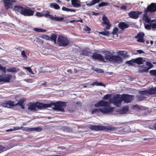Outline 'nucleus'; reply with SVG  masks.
Returning <instances> with one entry per match:
<instances>
[{"label": "nucleus", "mask_w": 156, "mask_h": 156, "mask_svg": "<svg viewBox=\"0 0 156 156\" xmlns=\"http://www.w3.org/2000/svg\"><path fill=\"white\" fill-rule=\"evenodd\" d=\"M14 10L24 16H33L35 12L28 7H23L19 5L15 6Z\"/></svg>", "instance_id": "nucleus-1"}, {"label": "nucleus", "mask_w": 156, "mask_h": 156, "mask_svg": "<svg viewBox=\"0 0 156 156\" xmlns=\"http://www.w3.org/2000/svg\"><path fill=\"white\" fill-rule=\"evenodd\" d=\"M104 52L105 53V58L107 60L118 63H121L122 61V59L121 57L113 55L110 51H105Z\"/></svg>", "instance_id": "nucleus-2"}, {"label": "nucleus", "mask_w": 156, "mask_h": 156, "mask_svg": "<svg viewBox=\"0 0 156 156\" xmlns=\"http://www.w3.org/2000/svg\"><path fill=\"white\" fill-rule=\"evenodd\" d=\"M156 12V3H152L147 6L146 9H145L143 17V20L147 23H149L151 19L148 16V12Z\"/></svg>", "instance_id": "nucleus-3"}, {"label": "nucleus", "mask_w": 156, "mask_h": 156, "mask_svg": "<svg viewBox=\"0 0 156 156\" xmlns=\"http://www.w3.org/2000/svg\"><path fill=\"white\" fill-rule=\"evenodd\" d=\"M89 129L92 130L99 131L101 130H105L108 131V130L112 131L117 129L116 127L112 126H105L100 125H91L89 127Z\"/></svg>", "instance_id": "nucleus-4"}, {"label": "nucleus", "mask_w": 156, "mask_h": 156, "mask_svg": "<svg viewBox=\"0 0 156 156\" xmlns=\"http://www.w3.org/2000/svg\"><path fill=\"white\" fill-rule=\"evenodd\" d=\"M69 42L67 37L62 35H59L58 37L57 43L59 46L65 47L69 44Z\"/></svg>", "instance_id": "nucleus-5"}, {"label": "nucleus", "mask_w": 156, "mask_h": 156, "mask_svg": "<svg viewBox=\"0 0 156 156\" xmlns=\"http://www.w3.org/2000/svg\"><path fill=\"white\" fill-rule=\"evenodd\" d=\"M54 107L52 108L55 110L59 111L62 112L65 111L64 108L66 106V102L64 101H58L52 103Z\"/></svg>", "instance_id": "nucleus-6"}, {"label": "nucleus", "mask_w": 156, "mask_h": 156, "mask_svg": "<svg viewBox=\"0 0 156 156\" xmlns=\"http://www.w3.org/2000/svg\"><path fill=\"white\" fill-rule=\"evenodd\" d=\"M114 110L113 107L104 108H94L91 110V113L93 114L95 113H98L100 112L103 114H107L110 112H112Z\"/></svg>", "instance_id": "nucleus-7"}, {"label": "nucleus", "mask_w": 156, "mask_h": 156, "mask_svg": "<svg viewBox=\"0 0 156 156\" xmlns=\"http://www.w3.org/2000/svg\"><path fill=\"white\" fill-rule=\"evenodd\" d=\"M113 103L117 107H119L122 102L121 97H120L119 94H116L112 98Z\"/></svg>", "instance_id": "nucleus-8"}, {"label": "nucleus", "mask_w": 156, "mask_h": 156, "mask_svg": "<svg viewBox=\"0 0 156 156\" xmlns=\"http://www.w3.org/2000/svg\"><path fill=\"white\" fill-rule=\"evenodd\" d=\"M143 12L138 11H133L129 13L128 15L129 16L133 19H137L139 16L142 14Z\"/></svg>", "instance_id": "nucleus-9"}, {"label": "nucleus", "mask_w": 156, "mask_h": 156, "mask_svg": "<svg viewBox=\"0 0 156 156\" xmlns=\"http://www.w3.org/2000/svg\"><path fill=\"white\" fill-rule=\"evenodd\" d=\"M133 96L132 95L129 94H123L121 97L122 101H124L126 103L130 102L133 100Z\"/></svg>", "instance_id": "nucleus-10"}, {"label": "nucleus", "mask_w": 156, "mask_h": 156, "mask_svg": "<svg viewBox=\"0 0 156 156\" xmlns=\"http://www.w3.org/2000/svg\"><path fill=\"white\" fill-rule=\"evenodd\" d=\"M109 104L108 101H106L103 100H101L97 103L94 104V106L95 107H107L108 106Z\"/></svg>", "instance_id": "nucleus-11"}, {"label": "nucleus", "mask_w": 156, "mask_h": 156, "mask_svg": "<svg viewBox=\"0 0 156 156\" xmlns=\"http://www.w3.org/2000/svg\"><path fill=\"white\" fill-rule=\"evenodd\" d=\"M2 105L4 107L10 108L14 106V102L11 100L7 101H4L2 103Z\"/></svg>", "instance_id": "nucleus-12"}, {"label": "nucleus", "mask_w": 156, "mask_h": 156, "mask_svg": "<svg viewBox=\"0 0 156 156\" xmlns=\"http://www.w3.org/2000/svg\"><path fill=\"white\" fill-rule=\"evenodd\" d=\"M92 58L94 59H98L100 61L105 62L103 56L101 55L94 52L92 56Z\"/></svg>", "instance_id": "nucleus-13"}, {"label": "nucleus", "mask_w": 156, "mask_h": 156, "mask_svg": "<svg viewBox=\"0 0 156 156\" xmlns=\"http://www.w3.org/2000/svg\"><path fill=\"white\" fill-rule=\"evenodd\" d=\"M4 2V6L6 9L11 8L12 6V2H15L14 0H2Z\"/></svg>", "instance_id": "nucleus-14"}, {"label": "nucleus", "mask_w": 156, "mask_h": 156, "mask_svg": "<svg viewBox=\"0 0 156 156\" xmlns=\"http://www.w3.org/2000/svg\"><path fill=\"white\" fill-rule=\"evenodd\" d=\"M40 105L39 102H36L35 103H33L28 108L31 111H35L36 110V108H37L39 109H40Z\"/></svg>", "instance_id": "nucleus-15"}, {"label": "nucleus", "mask_w": 156, "mask_h": 156, "mask_svg": "<svg viewBox=\"0 0 156 156\" xmlns=\"http://www.w3.org/2000/svg\"><path fill=\"white\" fill-rule=\"evenodd\" d=\"M144 34L143 32L139 33L137 35L135 36L136 38H137V41L141 43L144 42Z\"/></svg>", "instance_id": "nucleus-16"}, {"label": "nucleus", "mask_w": 156, "mask_h": 156, "mask_svg": "<svg viewBox=\"0 0 156 156\" xmlns=\"http://www.w3.org/2000/svg\"><path fill=\"white\" fill-rule=\"evenodd\" d=\"M118 27L119 28L121 29L122 30H123L125 29L128 28L129 26L128 24L125 22H121L119 23Z\"/></svg>", "instance_id": "nucleus-17"}, {"label": "nucleus", "mask_w": 156, "mask_h": 156, "mask_svg": "<svg viewBox=\"0 0 156 156\" xmlns=\"http://www.w3.org/2000/svg\"><path fill=\"white\" fill-rule=\"evenodd\" d=\"M52 103H53V102H51L50 103L48 104H44L40 102V109H41L42 108L50 107L53 106V105Z\"/></svg>", "instance_id": "nucleus-18"}, {"label": "nucleus", "mask_w": 156, "mask_h": 156, "mask_svg": "<svg viewBox=\"0 0 156 156\" xmlns=\"http://www.w3.org/2000/svg\"><path fill=\"white\" fill-rule=\"evenodd\" d=\"M79 0H71L72 5L74 7L79 8L81 6Z\"/></svg>", "instance_id": "nucleus-19"}, {"label": "nucleus", "mask_w": 156, "mask_h": 156, "mask_svg": "<svg viewBox=\"0 0 156 156\" xmlns=\"http://www.w3.org/2000/svg\"><path fill=\"white\" fill-rule=\"evenodd\" d=\"M148 71V70L147 68V67L144 65L140 66L138 69V72L141 73L147 72Z\"/></svg>", "instance_id": "nucleus-20"}, {"label": "nucleus", "mask_w": 156, "mask_h": 156, "mask_svg": "<svg viewBox=\"0 0 156 156\" xmlns=\"http://www.w3.org/2000/svg\"><path fill=\"white\" fill-rule=\"evenodd\" d=\"M46 37L49 38V40L51 41H53L55 44L56 43V39L57 38V35L56 34H53L51 35L50 37L49 38L48 35H46Z\"/></svg>", "instance_id": "nucleus-21"}, {"label": "nucleus", "mask_w": 156, "mask_h": 156, "mask_svg": "<svg viewBox=\"0 0 156 156\" xmlns=\"http://www.w3.org/2000/svg\"><path fill=\"white\" fill-rule=\"evenodd\" d=\"M7 72L12 73H16L19 70L18 68L16 67L9 68L6 69Z\"/></svg>", "instance_id": "nucleus-22"}, {"label": "nucleus", "mask_w": 156, "mask_h": 156, "mask_svg": "<svg viewBox=\"0 0 156 156\" xmlns=\"http://www.w3.org/2000/svg\"><path fill=\"white\" fill-rule=\"evenodd\" d=\"M101 0H92L89 3H87V2H86V5L88 6H90L99 2Z\"/></svg>", "instance_id": "nucleus-23"}, {"label": "nucleus", "mask_w": 156, "mask_h": 156, "mask_svg": "<svg viewBox=\"0 0 156 156\" xmlns=\"http://www.w3.org/2000/svg\"><path fill=\"white\" fill-rule=\"evenodd\" d=\"M135 63H136L138 65H141L143 63V59L142 58L139 57L134 59Z\"/></svg>", "instance_id": "nucleus-24"}, {"label": "nucleus", "mask_w": 156, "mask_h": 156, "mask_svg": "<svg viewBox=\"0 0 156 156\" xmlns=\"http://www.w3.org/2000/svg\"><path fill=\"white\" fill-rule=\"evenodd\" d=\"M62 130L66 132L71 133L73 132L72 128L68 127L67 126H63L62 127Z\"/></svg>", "instance_id": "nucleus-25"}, {"label": "nucleus", "mask_w": 156, "mask_h": 156, "mask_svg": "<svg viewBox=\"0 0 156 156\" xmlns=\"http://www.w3.org/2000/svg\"><path fill=\"white\" fill-rule=\"evenodd\" d=\"M12 77V76L10 74L6 75L5 77L4 76V82H9Z\"/></svg>", "instance_id": "nucleus-26"}, {"label": "nucleus", "mask_w": 156, "mask_h": 156, "mask_svg": "<svg viewBox=\"0 0 156 156\" xmlns=\"http://www.w3.org/2000/svg\"><path fill=\"white\" fill-rule=\"evenodd\" d=\"M50 6L51 8H54L56 10H58L60 9L59 6L55 3H51Z\"/></svg>", "instance_id": "nucleus-27"}, {"label": "nucleus", "mask_w": 156, "mask_h": 156, "mask_svg": "<svg viewBox=\"0 0 156 156\" xmlns=\"http://www.w3.org/2000/svg\"><path fill=\"white\" fill-rule=\"evenodd\" d=\"M148 94H156V87L151 88L149 89L148 91Z\"/></svg>", "instance_id": "nucleus-28"}, {"label": "nucleus", "mask_w": 156, "mask_h": 156, "mask_svg": "<svg viewBox=\"0 0 156 156\" xmlns=\"http://www.w3.org/2000/svg\"><path fill=\"white\" fill-rule=\"evenodd\" d=\"M34 30L37 32L41 33L45 32L46 31V30L37 28H34Z\"/></svg>", "instance_id": "nucleus-29"}, {"label": "nucleus", "mask_w": 156, "mask_h": 156, "mask_svg": "<svg viewBox=\"0 0 156 156\" xmlns=\"http://www.w3.org/2000/svg\"><path fill=\"white\" fill-rule=\"evenodd\" d=\"M10 148L11 147L9 148H7L6 147H5L3 146L2 145L0 144V153Z\"/></svg>", "instance_id": "nucleus-30"}, {"label": "nucleus", "mask_w": 156, "mask_h": 156, "mask_svg": "<svg viewBox=\"0 0 156 156\" xmlns=\"http://www.w3.org/2000/svg\"><path fill=\"white\" fill-rule=\"evenodd\" d=\"M108 5V3L107 2H102L99 3L97 6H98L99 7H101L106 6Z\"/></svg>", "instance_id": "nucleus-31"}, {"label": "nucleus", "mask_w": 156, "mask_h": 156, "mask_svg": "<svg viewBox=\"0 0 156 156\" xmlns=\"http://www.w3.org/2000/svg\"><path fill=\"white\" fill-rule=\"evenodd\" d=\"M99 34L103 35H105L107 36H109L110 34V33L109 31H106L102 32H99Z\"/></svg>", "instance_id": "nucleus-32"}, {"label": "nucleus", "mask_w": 156, "mask_h": 156, "mask_svg": "<svg viewBox=\"0 0 156 156\" xmlns=\"http://www.w3.org/2000/svg\"><path fill=\"white\" fill-rule=\"evenodd\" d=\"M42 130V129L40 127H38L36 128L32 127V131H37V132H40Z\"/></svg>", "instance_id": "nucleus-33"}, {"label": "nucleus", "mask_w": 156, "mask_h": 156, "mask_svg": "<svg viewBox=\"0 0 156 156\" xmlns=\"http://www.w3.org/2000/svg\"><path fill=\"white\" fill-rule=\"evenodd\" d=\"M102 20L103 21V22L102 23H105L106 24H108V23H109V20L106 17H103L102 18Z\"/></svg>", "instance_id": "nucleus-34"}, {"label": "nucleus", "mask_w": 156, "mask_h": 156, "mask_svg": "<svg viewBox=\"0 0 156 156\" xmlns=\"http://www.w3.org/2000/svg\"><path fill=\"white\" fill-rule=\"evenodd\" d=\"M134 63H135V62H134V59H132L130 60L127 61L126 62V63L128 64L131 66L134 65Z\"/></svg>", "instance_id": "nucleus-35"}, {"label": "nucleus", "mask_w": 156, "mask_h": 156, "mask_svg": "<svg viewBox=\"0 0 156 156\" xmlns=\"http://www.w3.org/2000/svg\"><path fill=\"white\" fill-rule=\"evenodd\" d=\"M24 101H25L24 100L22 99H20L16 104H14V106L17 105H22Z\"/></svg>", "instance_id": "nucleus-36"}, {"label": "nucleus", "mask_w": 156, "mask_h": 156, "mask_svg": "<svg viewBox=\"0 0 156 156\" xmlns=\"http://www.w3.org/2000/svg\"><path fill=\"white\" fill-rule=\"evenodd\" d=\"M129 107L127 106L124 107L122 109V111L123 113H126L129 111Z\"/></svg>", "instance_id": "nucleus-37"}, {"label": "nucleus", "mask_w": 156, "mask_h": 156, "mask_svg": "<svg viewBox=\"0 0 156 156\" xmlns=\"http://www.w3.org/2000/svg\"><path fill=\"white\" fill-rule=\"evenodd\" d=\"M89 54V52L88 51L84 50H82L81 54L84 56H87Z\"/></svg>", "instance_id": "nucleus-38"}, {"label": "nucleus", "mask_w": 156, "mask_h": 156, "mask_svg": "<svg viewBox=\"0 0 156 156\" xmlns=\"http://www.w3.org/2000/svg\"><path fill=\"white\" fill-rule=\"evenodd\" d=\"M111 94H107L105 95L102 98V99L104 100H108L109 98H110L111 96Z\"/></svg>", "instance_id": "nucleus-39"}, {"label": "nucleus", "mask_w": 156, "mask_h": 156, "mask_svg": "<svg viewBox=\"0 0 156 156\" xmlns=\"http://www.w3.org/2000/svg\"><path fill=\"white\" fill-rule=\"evenodd\" d=\"M119 30V29L117 27H115L113 29V31L110 34H112L114 35L116 34Z\"/></svg>", "instance_id": "nucleus-40"}, {"label": "nucleus", "mask_w": 156, "mask_h": 156, "mask_svg": "<svg viewBox=\"0 0 156 156\" xmlns=\"http://www.w3.org/2000/svg\"><path fill=\"white\" fill-rule=\"evenodd\" d=\"M0 70H1L3 71L5 73L6 72V67H3L0 64Z\"/></svg>", "instance_id": "nucleus-41"}, {"label": "nucleus", "mask_w": 156, "mask_h": 156, "mask_svg": "<svg viewBox=\"0 0 156 156\" xmlns=\"http://www.w3.org/2000/svg\"><path fill=\"white\" fill-rule=\"evenodd\" d=\"M54 18V20L59 22L62 21L64 19L62 17H55Z\"/></svg>", "instance_id": "nucleus-42"}, {"label": "nucleus", "mask_w": 156, "mask_h": 156, "mask_svg": "<svg viewBox=\"0 0 156 156\" xmlns=\"http://www.w3.org/2000/svg\"><path fill=\"white\" fill-rule=\"evenodd\" d=\"M147 65L149 66V67H147V68L148 69V70L153 67V65L152 64L149 62H146Z\"/></svg>", "instance_id": "nucleus-43"}, {"label": "nucleus", "mask_w": 156, "mask_h": 156, "mask_svg": "<svg viewBox=\"0 0 156 156\" xmlns=\"http://www.w3.org/2000/svg\"><path fill=\"white\" fill-rule=\"evenodd\" d=\"M21 55L24 59H27V56L25 54V51L24 50L22 51L21 53Z\"/></svg>", "instance_id": "nucleus-44"}, {"label": "nucleus", "mask_w": 156, "mask_h": 156, "mask_svg": "<svg viewBox=\"0 0 156 156\" xmlns=\"http://www.w3.org/2000/svg\"><path fill=\"white\" fill-rule=\"evenodd\" d=\"M23 130L26 132L32 131V128H28V127H25L23 128Z\"/></svg>", "instance_id": "nucleus-45"}, {"label": "nucleus", "mask_w": 156, "mask_h": 156, "mask_svg": "<svg viewBox=\"0 0 156 156\" xmlns=\"http://www.w3.org/2000/svg\"><path fill=\"white\" fill-rule=\"evenodd\" d=\"M149 72L151 75L153 76H156V70H151Z\"/></svg>", "instance_id": "nucleus-46"}, {"label": "nucleus", "mask_w": 156, "mask_h": 156, "mask_svg": "<svg viewBox=\"0 0 156 156\" xmlns=\"http://www.w3.org/2000/svg\"><path fill=\"white\" fill-rule=\"evenodd\" d=\"M151 25L148 24L145 25V28L147 30H150L151 29Z\"/></svg>", "instance_id": "nucleus-47"}, {"label": "nucleus", "mask_w": 156, "mask_h": 156, "mask_svg": "<svg viewBox=\"0 0 156 156\" xmlns=\"http://www.w3.org/2000/svg\"><path fill=\"white\" fill-rule=\"evenodd\" d=\"M62 10L65 11L69 12L70 11V9L63 6L62 8Z\"/></svg>", "instance_id": "nucleus-48"}, {"label": "nucleus", "mask_w": 156, "mask_h": 156, "mask_svg": "<svg viewBox=\"0 0 156 156\" xmlns=\"http://www.w3.org/2000/svg\"><path fill=\"white\" fill-rule=\"evenodd\" d=\"M94 71L98 73H103L104 72L103 69H97Z\"/></svg>", "instance_id": "nucleus-49"}, {"label": "nucleus", "mask_w": 156, "mask_h": 156, "mask_svg": "<svg viewBox=\"0 0 156 156\" xmlns=\"http://www.w3.org/2000/svg\"><path fill=\"white\" fill-rule=\"evenodd\" d=\"M25 69L28 70L29 72L30 73H32L33 72L32 69L30 67H27L25 68Z\"/></svg>", "instance_id": "nucleus-50"}, {"label": "nucleus", "mask_w": 156, "mask_h": 156, "mask_svg": "<svg viewBox=\"0 0 156 156\" xmlns=\"http://www.w3.org/2000/svg\"><path fill=\"white\" fill-rule=\"evenodd\" d=\"M36 16L38 17H42L43 16V14L39 12H37L36 14Z\"/></svg>", "instance_id": "nucleus-51"}, {"label": "nucleus", "mask_w": 156, "mask_h": 156, "mask_svg": "<svg viewBox=\"0 0 156 156\" xmlns=\"http://www.w3.org/2000/svg\"><path fill=\"white\" fill-rule=\"evenodd\" d=\"M122 56L124 58L128 57L129 56L128 55V52L127 51H125Z\"/></svg>", "instance_id": "nucleus-52"}, {"label": "nucleus", "mask_w": 156, "mask_h": 156, "mask_svg": "<svg viewBox=\"0 0 156 156\" xmlns=\"http://www.w3.org/2000/svg\"><path fill=\"white\" fill-rule=\"evenodd\" d=\"M23 128L21 126H17L13 127V130H18L21 129Z\"/></svg>", "instance_id": "nucleus-53"}, {"label": "nucleus", "mask_w": 156, "mask_h": 156, "mask_svg": "<svg viewBox=\"0 0 156 156\" xmlns=\"http://www.w3.org/2000/svg\"><path fill=\"white\" fill-rule=\"evenodd\" d=\"M4 82V76L2 75H0V82Z\"/></svg>", "instance_id": "nucleus-54"}, {"label": "nucleus", "mask_w": 156, "mask_h": 156, "mask_svg": "<svg viewBox=\"0 0 156 156\" xmlns=\"http://www.w3.org/2000/svg\"><path fill=\"white\" fill-rule=\"evenodd\" d=\"M97 86H105V85L101 82H98L97 81Z\"/></svg>", "instance_id": "nucleus-55"}, {"label": "nucleus", "mask_w": 156, "mask_h": 156, "mask_svg": "<svg viewBox=\"0 0 156 156\" xmlns=\"http://www.w3.org/2000/svg\"><path fill=\"white\" fill-rule=\"evenodd\" d=\"M120 8L121 10H126V9H127V7L125 5H123V6H121L120 7Z\"/></svg>", "instance_id": "nucleus-56"}, {"label": "nucleus", "mask_w": 156, "mask_h": 156, "mask_svg": "<svg viewBox=\"0 0 156 156\" xmlns=\"http://www.w3.org/2000/svg\"><path fill=\"white\" fill-rule=\"evenodd\" d=\"M106 24L107 25V26L105 28V29L109 30L110 28L111 25L109 24V23H108V24Z\"/></svg>", "instance_id": "nucleus-57"}, {"label": "nucleus", "mask_w": 156, "mask_h": 156, "mask_svg": "<svg viewBox=\"0 0 156 156\" xmlns=\"http://www.w3.org/2000/svg\"><path fill=\"white\" fill-rule=\"evenodd\" d=\"M151 27L153 29H154L156 28V23H153L151 24Z\"/></svg>", "instance_id": "nucleus-58"}, {"label": "nucleus", "mask_w": 156, "mask_h": 156, "mask_svg": "<svg viewBox=\"0 0 156 156\" xmlns=\"http://www.w3.org/2000/svg\"><path fill=\"white\" fill-rule=\"evenodd\" d=\"M125 52V51H119L118 53L119 55L122 56V55H123V54L124 53V52Z\"/></svg>", "instance_id": "nucleus-59"}, {"label": "nucleus", "mask_w": 156, "mask_h": 156, "mask_svg": "<svg viewBox=\"0 0 156 156\" xmlns=\"http://www.w3.org/2000/svg\"><path fill=\"white\" fill-rule=\"evenodd\" d=\"M137 52H138L140 54H141V53H144V51L142 50H137Z\"/></svg>", "instance_id": "nucleus-60"}, {"label": "nucleus", "mask_w": 156, "mask_h": 156, "mask_svg": "<svg viewBox=\"0 0 156 156\" xmlns=\"http://www.w3.org/2000/svg\"><path fill=\"white\" fill-rule=\"evenodd\" d=\"M49 18L51 19V20H54L55 17L53 16L50 15L49 16Z\"/></svg>", "instance_id": "nucleus-61"}, {"label": "nucleus", "mask_w": 156, "mask_h": 156, "mask_svg": "<svg viewBox=\"0 0 156 156\" xmlns=\"http://www.w3.org/2000/svg\"><path fill=\"white\" fill-rule=\"evenodd\" d=\"M43 16H44L46 17L49 18L50 14L48 13H46L45 14H43Z\"/></svg>", "instance_id": "nucleus-62"}, {"label": "nucleus", "mask_w": 156, "mask_h": 156, "mask_svg": "<svg viewBox=\"0 0 156 156\" xmlns=\"http://www.w3.org/2000/svg\"><path fill=\"white\" fill-rule=\"evenodd\" d=\"M91 85L92 86H94L95 85H97V81H96V82H93L92 83H91Z\"/></svg>", "instance_id": "nucleus-63"}, {"label": "nucleus", "mask_w": 156, "mask_h": 156, "mask_svg": "<svg viewBox=\"0 0 156 156\" xmlns=\"http://www.w3.org/2000/svg\"><path fill=\"white\" fill-rule=\"evenodd\" d=\"M91 85L92 86H94L95 85H97V81H96V82H93L92 83H91Z\"/></svg>", "instance_id": "nucleus-64"}]
</instances>
